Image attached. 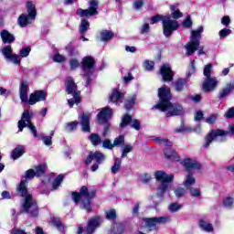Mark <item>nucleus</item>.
I'll list each match as a JSON object with an SVG mask.
<instances>
[{
  "instance_id": "58",
  "label": "nucleus",
  "mask_w": 234,
  "mask_h": 234,
  "mask_svg": "<svg viewBox=\"0 0 234 234\" xmlns=\"http://www.w3.org/2000/svg\"><path fill=\"white\" fill-rule=\"evenodd\" d=\"M122 229L121 225L113 226V229H111V234H122Z\"/></svg>"
},
{
  "instance_id": "43",
  "label": "nucleus",
  "mask_w": 234,
  "mask_h": 234,
  "mask_svg": "<svg viewBox=\"0 0 234 234\" xmlns=\"http://www.w3.org/2000/svg\"><path fill=\"white\" fill-rule=\"evenodd\" d=\"M213 70V65L207 64L205 66L203 74L206 79L211 78V71Z\"/></svg>"
},
{
  "instance_id": "54",
  "label": "nucleus",
  "mask_w": 234,
  "mask_h": 234,
  "mask_svg": "<svg viewBox=\"0 0 234 234\" xmlns=\"http://www.w3.org/2000/svg\"><path fill=\"white\" fill-rule=\"evenodd\" d=\"M183 27L185 28H191V27H193V21H191V16H187L186 18L183 21Z\"/></svg>"
},
{
  "instance_id": "22",
  "label": "nucleus",
  "mask_w": 234,
  "mask_h": 234,
  "mask_svg": "<svg viewBox=\"0 0 234 234\" xmlns=\"http://www.w3.org/2000/svg\"><path fill=\"white\" fill-rule=\"evenodd\" d=\"M0 36L3 43L10 44L16 41V37H14V35L8 32L7 30H2Z\"/></svg>"
},
{
  "instance_id": "31",
  "label": "nucleus",
  "mask_w": 234,
  "mask_h": 234,
  "mask_svg": "<svg viewBox=\"0 0 234 234\" xmlns=\"http://www.w3.org/2000/svg\"><path fill=\"white\" fill-rule=\"evenodd\" d=\"M25 154V148L16 147L14 148V151H11V159L16 160L19 159L22 154Z\"/></svg>"
},
{
  "instance_id": "48",
  "label": "nucleus",
  "mask_w": 234,
  "mask_h": 234,
  "mask_svg": "<svg viewBox=\"0 0 234 234\" xmlns=\"http://www.w3.org/2000/svg\"><path fill=\"white\" fill-rule=\"evenodd\" d=\"M124 143H125V137H123V135H120L114 139L113 146L118 147V145H123Z\"/></svg>"
},
{
  "instance_id": "34",
  "label": "nucleus",
  "mask_w": 234,
  "mask_h": 234,
  "mask_svg": "<svg viewBox=\"0 0 234 234\" xmlns=\"http://www.w3.org/2000/svg\"><path fill=\"white\" fill-rule=\"evenodd\" d=\"M222 206L227 209H232L234 204V198L232 197H225L221 201Z\"/></svg>"
},
{
  "instance_id": "1",
  "label": "nucleus",
  "mask_w": 234,
  "mask_h": 234,
  "mask_svg": "<svg viewBox=\"0 0 234 234\" xmlns=\"http://www.w3.org/2000/svg\"><path fill=\"white\" fill-rule=\"evenodd\" d=\"M159 102L153 107L158 109L161 112H166L167 118L169 116H181L184 114V108L180 104L171 103V88L163 86L158 90Z\"/></svg>"
},
{
  "instance_id": "17",
  "label": "nucleus",
  "mask_w": 234,
  "mask_h": 234,
  "mask_svg": "<svg viewBox=\"0 0 234 234\" xmlns=\"http://www.w3.org/2000/svg\"><path fill=\"white\" fill-rule=\"evenodd\" d=\"M160 74L164 80V81H173V77L175 76L173 70L171 69V66L169 64H165L160 69Z\"/></svg>"
},
{
  "instance_id": "60",
  "label": "nucleus",
  "mask_w": 234,
  "mask_h": 234,
  "mask_svg": "<svg viewBox=\"0 0 234 234\" xmlns=\"http://www.w3.org/2000/svg\"><path fill=\"white\" fill-rule=\"evenodd\" d=\"M69 67H70L71 70H75V69H78V67H80V62L77 59L72 58L69 61Z\"/></svg>"
},
{
  "instance_id": "61",
  "label": "nucleus",
  "mask_w": 234,
  "mask_h": 234,
  "mask_svg": "<svg viewBox=\"0 0 234 234\" xmlns=\"http://www.w3.org/2000/svg\"><path fill=\"white\" fill-rule=\"evenodd\" d=\"M144 69L146 70H153V69H154V61L145 60V62H144Z\"/></svg>"
},
{
  "instance_id": "41",
  "label": "nucleus",
  "mask_w": 234,
  "mask_h": 234,
  "mask_svg": "<svg viewBox=\"0 0 234 234\" xmlns=\"http://www.w3.org/2000/svg\"><path fill=\"white\" fill-rule=\"evenodd\" d=\"M77 16H80V17H89L92 16V11L90 9H79L77 10Z\"/></svg>"
},
{
  "instance_id": "19",
  "label": "nucleus",
  "mask_w": 234,
  "mask_h": 234,
  "mask_svg": "<svg viewBox=\"0 0 234 234\" xmlns=\"http://www.w3.org/2000/svg\"><path fill=\"white\" fill-rule=\"evenodd\" d=\"M99 224H101V218L99 217H93L90 218V219L88 220V229H86V232L88 234H92V231H96V228H99Z\"/></svg>"
},
{
  "instance_id": "42",
  "label": "nucleus",
  "mask_w": 234,
  "mask_h": 234,
  "mask_svg": "<svg viewBox=\"0 0 234 234\" xmlns=\"http://www.w3.org/2000/svg\"><path fill=\"white\" fill-rule=\"evenodd\" d=\"M167 210L170 211V213L178 212V210H181V204L170 203V206L167 207Z\"/></svg>"
},
{
  "instance_id": "57",
  "label": "nucleus",
  "mask_w": 234,
  "mask_h": 234,
  "mask_svg": "<svg viewBox=\"0 0 234 234\" xmlns=\"http://www.w3.org/2000/svg\"><path fill=\"white\" fill-rule=\"evenodd\" d=\"M203 119H204V112L200 110H197L194 116L195 122H200V120H203Z\"/></svg>"
},
{
  "instance_id": "20",
  "label": "nucleus",
  "mask_w": 234,
  "mask_h": 234,
  "mask_svg": "<svg viewBox=\"0 0 234 234\" xmlns=\"http://www.w3.org/2000/svg\"><path fill=\"white\" fill-rule=\"evenodd\" d=\"M111 116H112V109L102 108L101 112L98 113L97 118L101 123H105V122H107Z\"/></svg>"
},
{
  "instance_id": "45",
  "label": "nucleus",
  "mask_w": 234,
  "mask_h": 234,
  "mask_svg": "<svg viewBox=\"0 0 234 234\" xmlns=\"http://www.w3.org/2000/svg\"><path fill=\"white\" fill-rule=\"evenodd\" d=\"M104 218L108 220L115 219V209H109L108 211H104Z\"/></svg>"
},
{
  "instance_id": "21",
  "label": "nucleus",
  "mask_w": 234,
  "mask_h": 234,
  "mask_svg": "<svg viewBox=\"0 0 234 234\" xmlns=\"http://www.w3.org/2000/svg\"><path fill=\"white\" fill-rule=\"evenodd\" d=\"M32 21H36V19L31 18L29 15L25 14H22L17 19V23L21 28H25V27H27V25H32Z\"/></svg>"
},
{
  "instance_id": "2",
  "label": "nucleus",
  "mask_w": 234,
  "mask_h": 234,
  "mask_svg": "<svg viewBox=\"0 0 234 234\" xmlns=\"http://www.w3.org/2000/svg\"><path fill=\"white\" fill-rule=\"evenodd\" d=\"M45 175V165H37L34 169H30L26 171V176L22 181H19V185L16 186V194L22 198H26V200L22 201V206H36V201L33 200L32 196L30 193H27V181L33 179V177H39Z\"/></svg>"
},
{
  "instance_id": "18",
  "label": "nucleus",
  "mask_w": 234,
  "mask_h": 234,
  "mask_svg": "<svg viewBox=\"0 0 234 234\" xmlns=\"http://www.w3.org/2000/svg\"><path fill=\"white\" fill-rule=\"evenodd\" d=\"M83 133H90V113L86 112L79 116Z\"/></svg>"
},
{
  "instance_id": "59",
  "label": "nucleus",
  "mask_w": 234,
  "mask_h": 234,
  "mask_svg": "<svg viewBox=\"0 0 234 234\" xmlns=\"http://www.w3.org/2000/svg\"><path fill=\"white\" fill-rule=\"evenodd\" d=\"M173 193H175L176 197L180 198V197H184L185 190H184V188L178 187V188H176V190L173 191Z\"/></svg>"
},
{
  "instance_id": "7",
  "label": "nucleus",
  "mask_w": 234,
  "mask_h": 234,
  "mask_svg": "<svg viewBox=\"0 0 234 234\" xmlns=\"http://www.w3.org/2000/svg\"><path fill=\"white\" fill-rule=\"evenodd\" d=\"M153 176L155 177V181L162 183L159 185V188L155 189V197H163L164 193L166 192L168 184L172 183V178H174V176L172 174H166L164 171H155V173L153 174Z\"/></svg>"
},
{
  "instance_id": "46",
  "label": "nucleus",
  "mask_w": 234,
  "mask_h": 234,
  "mask_svg": "<svg viewBox=\"0 0 234 234\" xmlns=\"http://www.w3.org/2000/svg\"><path fill=\"white\" fill-rule=\"evenodd\" d=\"M193 129L184 125V123H182L179 128L175 129V133H191Z\"/></svg>"
},
{
  "instance_id": "29",
  "label": "nucleus",
  "mask_w": 234,
  "mask_h": 234,
  "mask_svg": "<svg viewBox=\"0 0 234 234\" xmlns=\"http://www.w3.org/2000/svg\"><path fill=\"white\" fill-rule=\"evenodd\" d=\"M155 142L156 145H160L163 147H173V143L168 139H162L160 137H155L153 139Z\"/></svg>"
},
{
  "instance_id": "10",
  "label": "nucleus",
  "mask_w": 234,
  "mask_h": 234,
  "mask_svg": "<svg viewBox=\"0 0 234 234\" xmlns=\"http://www.w3.org/2000/svg\"><path fill=\"white\" fill-rule=\"evenodd\" d=\"M95 162L93 165H90V172H96L99 170V165L104 162V154L99 152H90L88 154V158L85 159V165H90V163Z\"/></svg>"
},
{
  "instance_id": "37",
  "label": "nucleus",
  "mask_w": 234,
  "mask_h": 234,
  "mask_svg": "<svg viewBox=\"0 0 234 234\" xmlns=\"http://www.w3.org/2000/svg\"><path fill=\"white\" fill-rule=\"evenodd\" d=\"M122 168V159H114L113 166L111 167V173L115 175L118 173V169Z\"/></svg>"
},
{
  "instance_id": "55",
  "label": "nucleus",
  "mask_w": 234,
  "mask_h": 234,
  "mask_svg": "<svg viewBox=\"0 0 234 234\" xmlns=\"http://www.w3.org/2000/svg\"><path fill=\"white\" fill-rule=\"evenodd\" d=\"M65 59V57L59 53L55 54L53 57V61H55V63H63Z\"/></svg>"
},
{
  "instance_id": "24",
  "label": "nucleus",
  "mask_w": 234,
  "mask_h": 234,
  "mask_svg": "<svg viewBox=\"0 0 234 234\" xmlns=\"http://www.w3.org/2000/svg\"><path fill=\"white\" fill-rule=\"evenodd\" d=\"M232 90H234V82L228 83L227 86L219 91L218 98L222 100L226 98V96H229Z\"/></svg>"
},
{
  "instance_id": "6",
  "label": "nucleus",
  "mask_w": 234,
  "mask_h": 234,
  "mask_svg": "<svg viewBox=\"0 0 234 234\" xmlns=\"http://www.w3.org/2000/svg\"><path fill=\"white\" fill-rule=\"evenodd\" d=\"M158 21H162L163 23V32L165 37H170V36L176 31L178 30L180 25H178V21L171 19L170 16H160L156 15L151 18V25H154V23H158Z\"/></svg>"
},
{
  "instance_id": "36",
  "label": "nucleus",
  "mask_w": 234,
  "mask_h": 234,
  "mask_svg": "<svg viewBox=\"0 0 234 234\" xmlns=\"http://www.w3.org/2000/svg\"><path fill=\"white\" fill-rule=\"evenodd\" d=\"M89 27H90V24L89 23V20L82 19L80 26V34H86L89 30Z\"/></svg>"
},
{
  "instance_id": "28",
  "label": "nucleus",
  "mask_w": 234,
  "mask_h": 234,
  "mask_svg": "<svg viewBox=\"0 0 234 234\" xmlns=\"http://www.w3.org/2000/svg\"><path fill=\"white\" fill-rule=\"evenodd\" d=\"M170 12L173 19H180L184 16L180 9H178V5H170Z\"/></svg>"
},
{
  "instance_id": "25",
  "label": "nucleus",
  "mask_w": 234,
  "mask_h": 234,
  "mask_svg": "<svg viewBox=\"0 0 234 234\" xmlns=\"http://www.w3.org/2000/svg\"><path fill=\"white\" fill-rule=\"evenodd\" d=\"M174 87L176 92H182L184 89L187 88V80L186 79H178L174 82Z\"/></svg>"
},
{
  "instance_id": "62",
  "label": "nucleus",
  "mask_w": 234,
  "mask_h": 234,
  "mask_svg": "<svg viewBox=\"0 0 234 234\" xmlns=\"http://www.w3.org/2000/svg\"><path fill=\"white\" fill-rule=\"evenodd\" d=\"M225 118L231 119L234 118V107L229 108L224 114Z\"/></svg>"
},
{
  "instance_id": "44",
  "label": "nucleus",
  "mask_w": 234,
  "mask_h": 234,
  "mask_svg": "<svg viewBox=\"0 0 234 234\" xmlns=\"http://www.w3.org/2000/svg\"><path fill=\"white\" fill-rule=\"evenodd\" d=\"M61 180H63V176L59 175L57 178L54 179V184H52V190L58 189V186H61Z\"/></svg>"
},
{
  "instance_id": "35",
  "label": "nucleus",
  "mask_w": 234,
  "mask_h": 234,
  "mask_svg": "<svg viewBox=\"0 0 234 234\" xmlns=\"http://www.w3.org/2000/svg\"><path fill=\"white\" fill-rule=\"evenodd\" d=\"M1 52L5 58L7 60L8 58H10L14 53V50L12 49V46H5L1 49Z\"/></svg>"
},
{
  "instance_id": "14",
  "label": "nucleus",
  "mask_w": 234,
  "mask_h": 234,
  "mask_svg": "<svg viewBox=\"0 0 234 234\" xmlns=\"http://www.w3.org/2000/svg\"><path fill=\"white\" fill-rule=\"evenodd\" d=\"M127 125H131L133 129H135V131H140L142 127V122L138 119H133L131 115H124L122 118V122L120 124L121 127H127Z\"/></svg>"
},
{
  "instance_id": "3",
  "label": "nucleus",
  "mask_w": 234,
  "mask_h": 234,
  "mask_svg": "<svg viewBox=\"0 0 234 234\" xmlns=\"http://www.w3.org/2000/svg\"><path fill=\"white\" fill-rule=\"evenodd\" d=\"M19 96L22 103H28V105H36L37 101H45L47 100V92L45 90H36L30 94L28 99V82L25 80L20 83Z\"/></svg>"
},
{
  "instance_id": "39",
  "label": "nucleus",
  "mask_w": 234,
  "mask_h": 234,
  "mask_svg": "<svg viewBox=\"0 0 234 234\" xmlns=\"http://www.w3.org/2000/svg\"><path fill=\"white\" fill-rule=\"evenodd\" d=\"M6 61L14 63V65H21V57L17 54H12Z\"/></svg>"
},
{
  "instance_id": "64",
  "label": "nucleus",
  "mask_w": 234,
  "mask_h": 234,
  "mask_svg": "<svg viewBox=\"0 0 234 234\" xmlns=\"http://www.w3.org/2000/svg\"><path fill=\"white\" fill-rule=\"evenodd\" d=\"M190 197H200V191L197 190V188H190Z\"/></svg>"
},
{
  "instance_id": "47",
  "label": "nucleus",
  "mask_w": 234,
  "mask_h": 234,
  "mask_svg": "<svg viewBox=\"0 0 234 234\" xmlns=\"http://www.w3.org/2000/svg\"><path fill=\"white\" fill-rule=\"evenodd\" d=\"M134 101H136V96H133L131 100L126 101L125 109L127 111H131V109H133V107L134 106Z\"/></svg>"
},
{
  "instance_id": "13",
  "label": "nucleus",
  "mask_w": 234,
  "mask_h": 234,
  "mask_svg": "<svg viewBox=\"0 0 234 234\" xmlns=\"http://www.w3.org/2000/svg\"><path fill=\"white\" fill-rule=\"evenodd\" d=\"M82 69L84 71L85 76H88L87 83H90V74L94 72V58L92 57H85L82 59Z\"/></svg>"
},
{
  "instance_id": "49",
  "label": "nucleus",
  "mask_w": 234,
  "mask_h": 234,
  "mask_svg": "<svg viewBox=\"0 0 234 234\" xmlns=\"http://www.w3.org/2000/svg\"><path fill=\"white\" fill-rule=\"evenodd\" d=\"M52 136H54V132L51 133L49 136H42L41 140L45 145H52Z\"/></svg>"
},
{
  "instance_id": "5",
  "label": "nucleus",
  "mask_w": 234,
  "mask_h": 234,
  "mask_svg": "<svg viewBox=\"0 0 234 234\" xmlns=\"http://www.w3.org/2000/svg\"><path fill=\"white\" fill-rule=\"evenodd\" d=\"M96 196V191L87 190V186L79 188V192H73L72 199L73 203L79 204V207L90 212V199Z\"/></svg>"
},
{
  "instance_id": "63",
  "label": "nucleus",
  "mask_w": 234,
  "mask_h": 234,
  "mask_svg": "<svg viewBox=\"0 0 234 234\" xmlns=\"http://www.w3.org/2000/svg\"><path fill=\"white\" fill-rule=\"evenodd\" d=\"M144 6V0H136L133 3V8L134 10H140V8Z\"/></svg>"
},
{
  "instance_id": "52",
  "label": "nucleus",
  "mask_w": 234,
  "mask_h": 234,
  "mask_svg": "<svg viewBox=\"0 0 234 234\" xmlns=\"http://www.w3.org/2000/svg\"><path fill=\"white\" fill-rule=\"evenodd\" d=\"M30 50H32L30 48V47H26V48H23L21 50H20V57L21 58H28L29 54H30Z\"/></svg>"
},
{
  "instance_id": "51",
  "label": "nucleus",
  "mask_w": 234,
  "mask_h": 234,
  "mask_svg": "<svg viewBox=\"0 0 234 234\" xmlns=\"http://www.w3.org/2000/svg\"><path fill=\"white\" fill-rule=\"evenodd\" d=\"M78 122H69L67 123L66 125V131H68L69 133L76 130V127H78Z\"/></svg>"
},
{
  "instance_id": "9",
  "label": "nucleus",
  "mask_w": 234,
  "mask_h": 234,
  "mask_svg": "<svg viewBox=\"0 0 234 234\" xmlns=\"http://www.w3.org/2000/svg\"><path fill=\"white\" fill-rule=\"evenodd\" d=\"M66 90L68 94L73 93V99L68 100V103L70 108L74 107V103L78 104L80 101H81V99L80 98V92L77 91L76 82H74V80L71 77L66 79Z\"/></svg>"
},
{
  "instance_id": "26",
  "label": "nucleus",
  "mask_w": 234,
  "mask_h": 234,
  "mask_svg": "<svg viewBox=\"0 0 234 234\" xmlns=\"http://www.w3.org/2000/svg\"><path fill=\"white\" fill-rule=\"evenodd\" d=\"M122 98H123V94L117 90H113L110 94V101L112 103H122Z\"/></svg>"
},
{
  "instance_id": "50",
  "label": "nucleus",
  "mask_w": 234,
  "mask_h": 234,
  "mask_svg": "<svg viewBox=\"0 0 234 234\" xmlns=\"http://www.w3.org/2000/svg\"><path fill=\"white\" fill-rule=\"evenodd\" d=\"M219 37L220 39H225V37H228L231 34V29L223 28L219 31Z\"/></svg>"
},
{
  "instance_id": "30",
  "label": "nucleus",
  "mask_w": 234,
  "mask_h": 234,
  "mask_svg": "<svg viewBox=\"0 0 234 234\" xmlns=\"http://www.w3.org/2000/svg\"><path fill=\"white\" fill-rule=\"evenodd\" d=\"M198 227L201 228V230H204V232L212 233V224L204 219L198 221Z\"/></svg>"
},
{
  "instance_id": "12",
  "label": "nucleus",
  "mask_w": 234,
  "mask_h": 234,
  "mask_svg": "<svg viewBox=\"0 0 234 234\" xmlns=\"http://www.w3.org/2000/svg\"><path fill=\"white\" fill-rule=\"evenodd\" d=\"M166 223H169L168 216L144 218V226L150 229V230H155V225H164Z\"/></svg>"
},
{
  "instance_id": "4",
  "label": "nucleus",
  "mask_w": 234,
  "mask_h": 234,
  "mask_svg": "<svg viewBox=\"0 0 234 234\" xmlns=\"http://www.w3.org/2000/svg\"><path fill=\"white\" fill-rule=\"evenodd\" d=\"M202 32H204V27H199L197 29L191 31L190 41L185 46L186 56H193L197 50H198L199 56L204 54V47L200 46Z\"/></svg>"
},
{
  "instance_id": "15",
  "label": "nucleus",
  "mask_w": 234,
  "mask_h": 234,
  "mask_svg": "<svg viewBox=\"0 0 234 234\" xmlns=\"http://www.w3.org/2000/svg\"><path fill=\"white\" fill-rule=\"evenodd\" d=\"M218 87V80L215 77L205 79L203 82L204 92H213Z\"/></svg>"
},
{
  "instance_id": "40",
  "label": "nucleus",
  "mask_w": 234,
  "mask_h": 234,
  "mask_svg": "<svg viewBox=\"0 0 234 234\" xmlns=\"http://www.w3.org/2000/svg\"><path fill=\"white\" fill-rule=\"evenodd\" d=\"M89 10L91 11V15L97 16V14H98V1H96V0L90 1Z\"/></svg>"
},
{
  "instance_id": "11",
  "label": "nucleus",
  "mask_w": 234,
  "mask_h": 234,
  "mask_svg": "<svg viewBox=\"0 0 234 234\" xmlns=\"http://www.w3.org/2000/svg\"><path fill=\"white\" fill-rule=\"evenodd\" d=\"M229 133L224 130H213L206 137V147L211 145V142H224Z\"/></svg>"
},
{
  "instance_id": "8",
  "label": "nucleus",
  "mask_w": 234,
  "mask_h": 234,
  "mask_svg": "<svg viewBox=\"0 0 234 234\" xmlns=\"http://www.w3.org/2000/svg\"><path fill=\"white\" fill-rule=\"evenodd\" d=\"M32 116H34V113L32 112L25 111L22 113L21 120L18 121L17 127H18V131L20 133H22V131H23V129H25V127H28V129H30L33 136L35 138H37V130L36 129V126H34V124H32Z\"/></svg>"
},
{
  "instance_id": "56",
  "label": "nucleus",
  "mask_w": 234,
  "mask_h": 234,
  "mask_svg": "<svg viewBox=\"0 0 234 234\" xmlns=\"http://www.w3.org/2000/svg\"><path fill=\"white\" fill-rule=\"evenodd\" d=\"M217 118H218V114L213 113L208 118L206 119V122L211 125L217 122Z\"/></svg>"
},
{
  "instance_id": "27",
  "label": "nucleus",
  "mask_w": 234,
  "mask_h": 234,
  "mask_svg": "<svg viewBox=\"0 0 234 234\" xmlns=\"http://www.w3.org/2000/svg\"><path fill=\"white\" fill-rule=\"evenodd\" d=\"M27 16L31 17V19H36V16H37V11L36 10V5L32 2H27Z\"/></svg>"
},
{
  "instance_id": "16",
  "label": "nucleus",
  "mask_w": 234,
  "mask_h": 234,
  "mask_svg": "<svg viewBox=\"0 0 234 234\" xmlns=\"http://www.w3.org/2000/svg\"><path fill=\"white\" fill-rule=\"evenodd\" d=\"M181 165L184 166V170H186V172L200 170V164L189 158H186V159H184V161H181Z\"/></svg>"
},
{
  "instance_id": "32",
  "label": "nucleus",
  "mask_w": 234,
  "mask_h": 234,
  "mask_svg": "<svg viewBox=\"0 0 234 234\" xmlns=\"http://www.w3.org/2000/svg\"><path fill=\"white\" fill-rule=\"evenodd\" d=\"M192 185H195V177H192V174H186V176L184 177V188H189Z\"/></svg>"
},
{
  "instance_id": "33",
  "label": "nucleus",
  "mask_w": 234,
  "mask_h": 234,
  "mask_svg": "<svg viewBox=\"0 0 234 234\" xmlns=\"http://www.w3.org/2000/svg\"><path fill=\"white\" fill-rule=\"evenodd\" d=\"M88 140H90V144H92L95 147L101 144V137L98 133H91Z\"/></svg>"
},
{
  "instance_id": "23",
  "label": "nucleus",
  "mask_w": 234,
  "mask_h": 234,
  "mask_svg": "<svg viewBox=\"0 0 234 234\" xmlns=\"http://www.w3.org/2000/svg\"><path fill=\"white\" fill-rule=\"evenodd\" d=\"M165 158H167V160L173 162L179 161L178 154H176V151L172 150L170 147L165 148Z\"/></svg>"
},
{
  "instance_id": "38",
  "label": "nucleus",
  "mask_w": 234,
  "mask_h": 234,
  "mask_svg": "<svg viewBox=\"0 0 234 234\" xmlns=\"http://www.w3.org/2000/svg\"><path fill=\"white\" fill-rule=\"evenodd\" d=\"M113 36L114 34L111 31L104 30L101 32V41H109V39H112Z\"/></svg>"
},
{
  "instance_id": "53",
  "label": "nucleus",
  "mask_w": 234,
  "mask_h": 234,
  "mask_svg": "<svg viewBox=\"0 0 234 234\" xmlns=\"http://www.w3.org/2000/svg\"><path fill=\"white\" fill-rule=\"evenodd\" d=\"M51 225H54L55 228H57L58 230L61 231L63 229V226H61V222L58 221V218H51Z\"/></svg>"
}]
</instances>
